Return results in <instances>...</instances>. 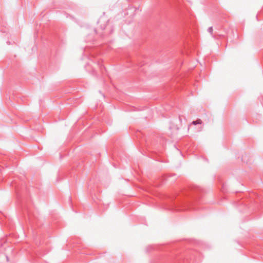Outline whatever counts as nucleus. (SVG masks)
Listing matches in <instances>:
<instances>
[{
  "mask_svg": "<svg viewBox=\"0 0 263 263\" xmlns=\"http://www.w3.org/2000/svg\"><path fill=\"white\" fill-rule=\"evenodd\" d=\"M202 123V121L200 119H198L196 121H194L192 122V124L193 125L197 124H201Z\"/></svg>",
  "mask_w": 263,
  "mask_h": 263,
  "instance_id": "obj_1",
  "label": "nucleus"
},
{
  "mask_svg": "<svg viewBox=\"0 0 263 263\" xmlns=\"http://www.w3.org/2000/svg\"><path fill=\"white\" fill-rule=\"evenodd\" d=\"M213 29L212 27H210L208 29V31L211 34L212 37L214 38H215V36L213 34Z\"/></svg>",
  "mask_w": 263,
  "mask_h": 263,
  "instance_id": "obj_2",
  "label": "nucleus"
},
{
  "mask_svg": "<svg viewBox=\"0 0 263 263\" xmlns=\"http://www.w3.org/2000/svg\"><path fill=\"white\" fill-rule=\"evenodd\" d=\"M62 157H63V156L61 154H60L59 159L60 160H62Z\"/></svg>",
  "mask_w": 263,
  "mask_h": 263,
  "instance_id": "obj_3",
  "label": "nucleus"
},
{
  "mask_svg": "<svg viewBox=\"0 0 263 263\" xmlns=\"http://www.w3.org/2000/svg\"><path fill=\"white\" fill-rule=\"evenodd\" d=\"M106 28V26H103V27L101 26V28H102V30L105 29Z\"/></svg>",
  "mask_w": 263,
  "mask_h": 263,
  "instance_id": "obj_4",
  "label": "nucleus"
},
{
  "mask_svg": "<svg viewBox=\"0 0 263 263\" xmlns=\"http://www.w3.org/2000/svg\"><path fill=\"white\" fill-rule=\"evenodd\" d=\"M101 19H100V20H99V22H101Z\"/></svg>",
  "mask_w": 263,
  "mask_h": 263,
  "instance_id": "obj_5",
  "label": "nucleus"
}]
</instances>
